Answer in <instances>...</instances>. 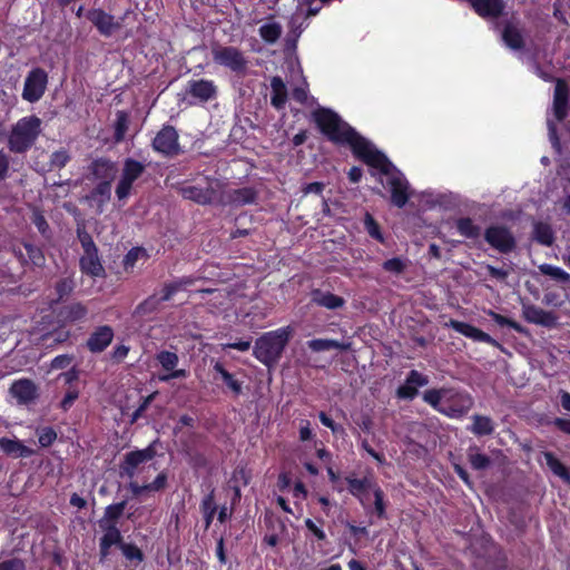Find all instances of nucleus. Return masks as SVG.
Segmentation results:
<instances>
[{"label": "nucleus", "instance_id": "2eb2a0df", "mask_svg": "<svg viewBox=\"0 0 570 570\" xmlns=\"http://www.w3.org/2000/svg\"><path fill=\"white\" fill-rule=\"evenodd\" d=\"M104 534L99 539V560L105 562L110 556V550L114 546L120 548L125 543L121 531L118 525H102L99 527Z\"/></svg>", "mask_w": 570, "mask_h": 570}, {"label": "nucleus", "instance_id": "09e8293b", "mask_svg": "<svg viewBox=\"0 0 570 570\" xmlns=\"http://www.w3.org/2000/svg\"><path fill=\"white\" fill-rule=\"evenodd\" d=\"M129 119L125 111H118L117 118L114 125V141L119 144L124 141L126 132L128 130Z\"/></svg>", "mask_w": 570, "mask_h": 570}, {"label": "nucleus", "instance_id": "e433bc0d", "mask_svg": "<svg viewBox=\"0 0 570 570\" xmlns=\"http://www.w3.org/2000/svg\"><path fill=\"white\" fill-rule=\"evenodd\" d=\"M549 470L566 483L570 484V469L566 466L553 452L546 451L542 453Z\"/></svg>", "mask_w": 570, "mask_h": 570}, {"label": "nucleus", "instance_id": "a18cd8bd", "mask_svg": "<svg viewBox=\"0 0 570 570\" xmlns=\"http://www.w3.org/2000/svg\"><path fill=\"white\" fill-rule=\"evenodd\" d=\"M539 271L542 275L551 277L559 284L567 285L570 283V274L561 267L550 264H542L539 266Z\"/></svg>", "mask_w": 570, "mask_h": 570}, {"label": "nucleus", "instance_id": "4d7b16f0", "mask_svg": "<svg viewBox=\"0 0 570 570\" xmlns=\"http://www.w3.org/2000/svg\"><path fill=\"white\" fill-rule=\"evenodd\" d=\"M119 549L121 550L124 557L128 561H135L136 563H140L145 559L142 550L135 543L125 542L124 544H121Z\"/></svg>", "mask_w": 570, "mask_h": 570}, {"label": "nucleus", "instance_id": "ddd939ff", "mask_svg": "<svg viewBox=\"0 0 570 570\" xmlns=\"http://www.w3.org/2000/svg\"><path fill=\"white\" fill-rule=\"evenodd\" d=\"M87 19L97 28L98 32L104 37H110L116 30L122 26L121 21L115 20V17L107 13L104 9L94 8L87 11Z\"/></svg>", "mask_w": 570, "mask_h": 570}, {"label": "nucleus", "instance_id": "b1692460", "mask_svg": "<svg viewBox=\"0 0 570 570\" xmlns=\"http://www.w3.org/2000/svg\"><path fill=\"white\" fill-rule=\"evenodd\" d=\"M111 198V184L108 181L98 183L90 193L86 196L87 202L96 207V212L101 214L105 206L110 202Z\"/></svg>", "mask_w": 570, "mask_h": 570}, {"label": "nucleus", "instance_id": "680f3d73", "mask_svg": "<svg viewBox=\"0 0 570 570\" xmlns=\"http://www.w3.org/2000/svg\"><path fill=\"white\" fill-rule=\"evenodd\" d=\"M0 570H27V562L20 557H9L0 560Z\"/></svg>", "mask_w": 570, "mask_h": 570}, {"label": "nucleus", "instance_id": "39448f33", "mask_svg": "<svg viewBox=\"0 0 570 570\" xmlns=\"http://www.w3.org/2000/svg\"><path fill=\"white\" fill-rule=\"evenodd\" d=\"M220 181L217 178L205 176L195 185H183L178 188L183 198L191 200L198 205H212L219 203L218 190Z\"/></svg>", "mask_w": 570, "mask_h": 570}, {"label": "nucleus", "instance_id": "4468645a", "mask_svg": "<svg viewBox=\"0 0 570 570\" xmlns=\"http://www.w3.org/2000/svg\"><path fill=\"white\" fill-rule=\"evenodd\" d=\"M429 384V377L416 370H411L405 379L404 384L400 385L395 395L399 400L412 401L419 394V387Z\"/></svg>", "mask_w": 570, "mask_h": 570}, {"label": "nucleus", "instance_id": "c9c22d12", "mask_svg": "<svg viewBox=\"0 0 570 570\" xmlns=\"http://www.w3.org/2000/svg\"><path fill=\"white\" fill-rule=\"evenodd\" d=\"M468 430L475 436L491 435L494 432V423L490 416L474 414Z\"/></svg>", "mask_w": 570, "mask_h": 570}, {"label": "nucleus", "instance_id": "f03ea898", "mask_svg": "<svg viewBox=\"0 0 570 570\" xmlns=\"http://www.w3.org/2000/svg\"><path fill=\"white\" fill-rule=\"evenodd\" d=\"M422 399L433 410L450 419L463 417L474 404L468 392L445 386L425 390Z\"/></svg>", "mask_w": 570, "mask_h": 570}, {"label": "nucleus", "instance_id": "6ab92c4d", "mask_svg": "<svg viewBox=\"0 0 570 570\" xmlns=\"http://www.w3.org/2000/svg\"><path fill=\"white\" fill-rule=\"evenodd\" d=\"M114 336L115 332L110 325H100L87 338L86 347L91 353H101L111 344Z\"/></svg>", "mask_w": 570, "mask_h": 570}, {"label": "nucleus", "instance_id": "c85d7f7f", "mask_svg": "<svg viewBox=\"0 0 570 570\" xmlns=\"http://www.w3.org/2000/svg\"><path fill=\"white\" fill-rule=\"evenodd\" d=\"M88 308L80 302L70 303L59 309L58 317L63 323H76L83 320Z\"/></svg>", "mask_w": 570, "mask_h": 570}, {"label": "nucleus", "instance_id": "8fccbe9b", "mask_svg": "<svg viewBox=\"0 0 570 570\" xmlns=\"http://www.w3.org/2000/svg\"><path fill=\"white\" fill-rule=\"evenodd\" d=\"M364 228L373 239L385 244V237L381 230V226L370 213H366L364 216Z\"/></svg>", "mask_w": 570, "mask_h": 570}, {"label": "nucleus", "instance_id": "a878e982", "mask_svg": "<svg viewBox=\"0 0 570 570\" xmlns=\"http://www.w3.org/2000/svg\"><path fill=\"white\" fill-rule=\"evenodd\" d=\"M257 199V191L253 187H242L238 189H232L227 193L226 199H220L219 203L234 205V206H244L248 204H254Z\"/></svg>", "mask_w": 570, "mask_h": 570}, {"label": "nucleus", "instance_id": "e2e57ef3", "mask_svg": "<svg viewBox=\"0 0 570 570\" xmlns=\"http://www.w3.org/2000/svg\"><path fill=\"white\" fill-rule=\"evenodd\" d=\"M76 233H77V238L80 242L83 250L92 249V248L97 247V245L95 244V242L92 239V236L87 232L83 224L77 226Z\"/></svg>", "mask_w": 570, "mask_h": 570}, {"label": "nucleus", "instance_id": "dca6fc26", "mask_svg": "<svg viewBox=\"0 0 570 570\" xmlns=\"http://www.w3.org/2000/svg\"><path fill=\"white\" fill-rule=\"evenodd\" d=\"M10 394L20 405H28L35 402L38 396V386L30 379H19L12 382L9 389Z\"/></svg>", "mask_w": 570, "mask_h": 570}, {"label": "nucleus", "instance_id": "f704fd0d", "mask_svg": "<svg viewBox=\"0 0 570 570\" xmlns=\"http://www.w3.org/2000/svg\"><path fill=\"white\" fill-rule=\"evenodd\" d=\"M199 510L203 515L205 529L207 530L212 525L214 518L216 515V512H217L214 489L202 499Z\"/></svg>", "mask_w": 570, "mask_h": 570}, {"label": "nucleus", "instance_id": "338daca9", "mask_svg": "<svg viewBox=\"0 0 570 570\" xmlns=\"http://www.w3.org/2000/svg\"><path fill=\"white\" fill-rule=\"evenodd\" d=\"M305 20H298L297 17L293 16L289 20V37L293 38L294 42L301 37L302 32L307 27V23H305Z\"/></svg>", "mask_w": 570, "mask_h": 570}, {"label": "nucleus", "instance_id": "393cba45", "mask_svg": "<svg viewBox=\"0 0 570 570\" xmlns=\"http://www.w3.org/2000/svg\"><path fill=\"white\" fill-rule=\"evenodd\" d=\"M475 13L482 18H498L503 13V0H468Z\"/></svg>", "mask_w": 570, "mask_h": 570}, {"label": "nucleus", "instance_id": "0eeeda50", "mask_svg": "<svg viewBox=\"0 0 570 570\" xmlns=\"http://www.w3.org/2000/svg\"><path fill=\"white\" fill-rule=\"evenodd\" d=\"M483 237L492 249L503 255L514 252L518 245L511 228L503 224L489 225L484 229Z\"/></svg>", "mask_w": 570, "mask_h": 570}, {"label": "nucleus", "instance_id": "603ef678", "mask_svg": "<svg viewBox=\"0 0 570 570\" xmlns=\"http://www.w3.org/2000/svg\"><path fill=\"white\" fill-rule=\"evenodd\" d=\"M373 495H374V513L379 519H386V508L387 503L385 501L384 491L377 485L373 487Z\"/></svg>", "mask_w": 570, "mask_h": 570}, {"label": "nucleus", "instance_id": "f3484780", "mask_svg": "<svg viewBox=\"0 0 570 570\" xmlns=\"http://www.w3.org/2000/svg\"><path fill=\"white\" fill-rule=\"evenodd\" d=\"M166 287L163 284L159 293H153L148 297H146L142 302H140L134 309L132 315L135 317H149L154 315L163 308V303L170 301L173 297H165Z\"/></svg>", "mask_w": 570, "mask_h": 570}, {"label": "nucleus", "instance_id": "f8f14e48", "mask_svg": "<svg viewBox=\"0 0 570 570\" xmlns=\"http://www.w3.org/2000/svg\"><path fill=\"white\" fill-rule=\"evenodd\" d=\"M186 94L193 98L189 105L205 104L217 97V86L209 79L190 80L188 81Z\"/></svg>", "mask_w": 570, "mask_h": 570}, {"label": "nucleus", "instance_id": "4be33fe9", "mask_svg": "<svg viewBox=\"0 0 570 570\" xmlns=\"http://www.w3.org/2000/svg\"><path fill=\"white\" fill-rule=\"evenodd\" d=\"M446 325L461 335L475 342L498 345V342L491 335L469 323L451 318Z\"/></svg>", "mask_w": 570, "mask_h": 570}, {"label": "nucleus", "instance_id": "774afa93", "mask_svg": "<svg viewBox=\"0 0 570 570\" xmlns=\"http://www.w3.org/2000/svg\"><path fill=\"white\" fill-rule=\"evenodd\" d=\"M168 474L166 471H161L156 475L153 482L148 484V492H158L167 487Z\"/></svg>", "mask_w": 570, "mask_h": 570}, {"label": "nucleus", "instance_id": "c03bdc74", "mask_svg": "<svg viewBox=\"0 0 570 570\" xmlns=\"http://www.w3.org/2000/svg\"><path fill=\"white\" fill-rule=\"evenodd\" d=\"M140 258H148L147 250L140 246L130 248L122 259L124 271L126 273H131Z\"/></svg>", "mask_w": 570, "mask_h": 570}, {"label": "nucleus", "instance_id": "c756f323", "mask_svg": "<svg viewBox=\"0 0 570 570\" xmlns=\"http://www.w3.org/2000/svg\"><path fill=\"white\" fill-rule=\"evenodd\" d=\"M213 370L217 375H219V379L234 396H239L243 393V382L228 372L222 362H215Z\"/></svg>", "mask_w": 570, "mask_h": 570}, {"label": "nucleus", "instance_id": "864d4df0", "mask_svg": "<svg viewBox=\"0 0 570 570\" xmlns=\"http://www.w3.org/2000/svg\"><path fill=\"white\" fill-rule=\"evenodd\" d=\"M71 160V155L68 149L60 148L50 155L49 166L50 169H62Z\"/></svg>", "mask_w": 570, "mask_h": 570}, {"label": "nucleus", "instance_id": "49530a36", "mask_svg": "<svg viewBox=\"0 0 570 570\" xmlns=\"http://www.w3.org/2000/svg\"><path fill=\"white\" fill-rule=\"evenodd\" d=\"M258 32L266 43H275L281 38L283 29L281 23L271 22L262 24Z\"/></svg>", "mask_w": 570, "mask_h": 570}, {"label": "nucleus", "instance_id": "5701e85b", "mask_svg": "<svg viewBox=\"0 0 570 570\" xmlns=\"http://www.w3.org/2000/svg\"><path fill=\"white\" fill-rule=\"evenodd\" d=\"M523 316L528 323L553 327L557 324V316L553 312L546 311L537 305H528L523 308Z\"/></svg>", "mask_w": 570, "mask_h": 570}, {"label": "nucleus", "instance_id": "0e129e2a", "mask_svg": "<svg viewBox=\"0 0 570 570\" xmlns=\"http://www.w3.org/2000/svg\"><path fill=\"white\" fill-rule=\"evenodd\" d=\"M156 395H157V392H154V393L142 397L140 404L131 414V419H130L131 423L137 422L144 415V413L149 407L150 403L155 400Z\"/></svg>", "mask_w": 570, "mask_h": 570}, {"label": "nucleus", "instance_id": "20e7f679", "mask_svg": "<svg viewBox=\"0 0 570 570\" xmlns=\"http://www.w3.org/2000/svg\"><path fill=\"white\" fill-rule=\"evenodd\" d=\"M41 119L36 115L20 118L9 132V150L14 154H26L30 150L41 134Z\"/></svg>", "mask_w": 570, "mask_h": 570}, {"label": "nucleus", "instance_id": "bf43d9fd", "mask_svg": "<svg viewBox=\"0 0 570 570\" xmlns=\"http://www.w3.org/2000/svg\"><path fill=\"white\" fill-rule=\"evenodd\" d=\"M157 360L161 367L166 371H173L176 368L179 358L178 355L170 351H161L157 354Z\"/></svg>", "mask_w": 570, "mask_h": 570}, {"label": "nucleus", "instance_id": "13d9d810", "mask_svg": "<svg viewBox=\"0 0 570 570\" xmlns=\"http://www.w3.org/2000/svg\"><path fill=\"white\" fill-rule=\"evenodd\" d=\"M38 442L41 448L51 446L57 440V432L52 426H45L37 430Z\"/></svg>", "mask_w": 570, "mask_h": 570}, {"label": "nucleus", "instance_id": "2f4dec72", "mask_svg": "<svg viewBox=\"0 0 570 570\" xmlns=\"http://www.w3.org/2000/svg\"><path fill=\"white\" fill-rule=\"evenodd\" d=\"M345 481L348 485V492L355 497L364 508H366L364 494L368 489H373L374 487V484L372 485L371 480L366 476L362 479L346 476Z\"/></svg>", "mask_w": 570, "mask_h": 570}, {"label": "nucleus", "instance_id": "bb28decb", "mask_svg": "<svg viewBox=\"0 0 570 570\" xmlns=\"http://www.w3.org/2000/svg\"><path fill=\"white\" fill-rule=\"evenodd\" d=\"M311 297L314 304L327 309H337L345 305V299L342 296L331 292H324L320 288L313 289L311 292Z\"/></svg>", "mask_w": 570, "mask_h": 570}, {"label": "nucleus", "instance_id": "7c9ffc66", "mask_svg": "<svg viewBox=\"0 0 570 570\" xmlns=\"http://www.w3.org/2000/svg\"><path fill=\"white\" fill-rule=\"evenodd\" d=\"M271 105L277 110L283 109L287 101V88L285 82L279 76H275L271 80Z\"/></svg>", "mask_w": 570, "mask_h": 570}, {"label": "nucleus", "instance_id": "58836bf2", "mask_svg": "<svg viewBox=\"0 0 570 570\" xmlns=\"http://www.w3.org/2000/svg\"><path fill=\"white\" fill-rule=\"evenodd\" d=\"M533 239L538 244L549 247L554 243V232L549 224L538 222L533 227Z\"/></svg>", "mask_w": 570, "mask_h": 570}, {"label": "nucleus", "instance_id": "473e14b6", "mask_svg": "<svg viewBox=\"0 0 570 570\" xmlns=\"http://www.w3.org/2000/svg\"><path fill=\"white\" fill-rule=\"evenodd\" d=\"M127 507V500H122L120 502L111 503L105 508L102 518L98 521L99 527L102 525H118L119 520L124 515L125 509Z\"/></svg>", "mask_w": 570, "mask_h": 570}, {"label": "nucleus", "instance_id": "9d476101", "mask_svg": "<svg viewBox=\"0 0 570 570\" xmlns=\"http://www.w3.org/2000/svg\"><path fill=\"white\" fill-rule=\"evenodd\" d=\"M145 165L134 158H126L120 179L116 186V196L119 202L126 200L132 189L134 183L145 173Z\"/></svg>", "mask_w": 570, "mask_h": 570}, {"label": "nucleus", "instance_id": "4c0bfd02", "mask_svg": "<svg viewBox=\"0 0 570 570\" xmlns=\"http://www.w3.org/2000/svg\"><path fill=\"white\" fill-rule=\"evenodd\" d=\"M304 524L308 531V534H306L308 540L317 542L327 541V535L324 531L325 520L323 518H317L316 520L307 518L304 520Z\"/></svg>", "mask_w": 570, "mask_h": 570}, {"label": "nucleus", "instance_id": "72a5a7b5", "mask_svg": "<svg viewBox=\"0 0 570 570\" xmlns=\"http://www.w3.org/2000/svg\"><path fill=\"white\" fill-rule=\"evenodd\" d=\"M502 40L512 50H522L524 48V38L521 31L511 22L504 26Z\"/></svg>", "mask_w": 570, "mask_h": 570}, {"label": "nucleus", "instance_id": "f257e3e1", "mask_svg": "<svg viewBox=\"0 0 570 570\" xmlns=\"http://www.w3.org/2000/svg\"><path fill=\"white\" fill-rule=\"evenodd\" d=\"M311 120L330 142L336 146H348L355 158L387 176L386 183L391 193V203L394 206L403 208L407 204L409 181L386 155L376 149L368 139L331 108L318 106L311 112Z\"/></svg>", "mask_w": 570, "mask_h": 570}, {"label": "nucleus", "instance_id": "1a4fd4ad", "mask_svg": "<svg viewBox=\"0 0 570 570\" xmlns=\"http://www.w3.org/2000/svg\"><path fill=\"white\" fill-rule=\"evenodd\" d=\"M157 443L158 439L153 441L145 449L127 452L119 463L120 476L132 479L136 475L139 465L151 461L157 455Z\"/></svg>", "mask_w": 570, "mask_h": 570}, {"label": "nucleus", "instance_id": "a19ab883", "mask_svg": "<svg viewBox=\"0 0 570 570\" xmlns=\"http://www.w3.org/2000/svg\"><path fill=\"white\" fill-rule=\"evenodd\" d=\"M197 278L191 275L177 277L174 281L165 282L164 285L166 287L165 297H174L178 292L186 289L189 286H193L196 283Z\"/></svg>", "mask_w": 570, "mask_h": 570}, {"label": "nucleus", "instance_id": "3c124183", "mask_svg": "<svg viewBox=\"0 0 570 570\" xmlns=\"http://www.w3.org/2000/svg\"><path fill=\"white\" fill-rule=\"evenodd\" d=\"M31 223L36 226L40 235L49 240L52 236L50 226L41 210L35 209L31 215Z\"/></svg>", "mask_w": 570, "mask_h": 570}, {"label": "nucleus", "instance_id": "6e6552de", "mask_svg": "<svg viewBox=\"0 0 570 570\" xmlns=\"http://www.w3.org/2000/svg\"><path fill=\"white\" fill-rule=\"evenodd\" d=\"M151 148L154 151L168 158L181 154L183 149L179 144V134L177 129L169 124L163 125L160 130L151 140Z\"/></svg>", "mask_w": 570, "mask_h": 570}, {"label": "nucleus", "instance_id": "de8ad7c7", "mask_svg": "<svg viewBox=\"0 0 570 570\" xmlns=\"http://www.w3.org/2000/svg\"><path fill=\"white\" fill-rule=\"evenodd\" d=\"M22 245L27 253V265L31 264L36 267H42L46 263L43 250L30 242H23Z\"/></svg>", "mask_w": 570, "mask_h": 570}, {"label": "nucleus", "instance_id": "7ed1b4c3", "mask_svg": "<svg viewBox=\"0 0 570 570\" xmlns=\"http://www.w3.org/2000/svg\"><path fill=\"white\" fill-rule=\"evenodd\" d=\"M294 334L291 325L266 332L256 338L253 355L267 367L275 366Z\"/></svg>", "mask_w": 570, "mask_h": 570}, {"label": "nucleus", "instance_id": "6e6d98bb", "mask_svg": "<svg viewBox=\"0 0 570 570\" xmlns=\"http://www.w3.org/2000/svg\"><path fill=\"white\" fill-rule=\"evenodd\" d=\"M488 316H490L492 318L493 322H495L499 326H508L512 330H514L515 332L518 333H522L524 331L523 326L515 322L514 320L512 318H509L504 315H501L492 309H489L485 312Z\"/></svg>", "mask_w": 570, "mask_h": 570}, {"label": "nucleus", "instance_id": "a211bd4d", "mask_svg": "<svg viewBox=\"0 0 570 570\" xmlns=\"http://www.w3.org/2000/svg\"><path fill=\"white\" fill-rule=\"evenodd\" d=\"M79 267L82 274L90 277H105L106 271L99 257L98 247L83 250L79 258Z\"/></svg>", "mask_w": 570, "mask_h": 570}, {"label": "nucleus", "instance_id": "ea45409f", "mask_svg": "<svg viewBox=\"0 0 570 570\" xmlns=\"http://www.w3.org/2000/svg\"><path fill=\"white\" fill-rule=\"evenodd\" d=\"M455 227L460 235L469 239H476L481 235V227L470 217H460L456 219Z\"/></svg>", "mask_w": 570, "mask_h": 570}, {"label": "nucleus", "instance_id": "69168bd1", "mask_svg": "<svg viewBox=\"0 0 570 570\" xmlns=\"http://www.w3.org/2000/svg\"><path fill=\"white\" fill-rule=\"evenodd\" d=\"M78 397L79 390L77 387H69L59 403V409H61L63 412L69 411L75 404V402L78 400Z\"/></svg>", "mask_w": 570, "mask_h": 570}, {"label": "nucleus", "instance_id": "423d86ee", "mask_svg": "<svg viewBox=\"0 0 570 570\" xmlns=\"http://www.w3.org/2000/svg\"><path fill=\"white\" fill-rule=\"evenodd\" d=\"M212 57L215 63L228 68L236 75L244 76L247 71L248 60L236 47L216 45L212 48Z\"/></svg>", "mask_w": 570, "mask_h": 570}, {"label": "nucleus", "instance_id": "9b49d317", "mask_svg": "<svg viewBox=\"0 0 570 570\" xmlns=\"http://www.w3.org/2000/svg\"><path fill=\"white\" fill-rule=\"evenodd\" d=\"M47 86V71L40 67L32 68L24 79L22 99L31 104L39 101L45 95Z\"/></svg>", "mask_w": 570, "mask_h": 570}, {"label": "nucleus", "instance_id": "aec40b11", "mask_svg": "<svg viewBox=\"0 0 570 570\" xmlns=\"http://www.w3.org/2000/svg\"><path fill=\"white\" fill-rule=\"evenodd\" d=\"M569 86L562 78L556 79L553 92V115L558 121H563L568 116Z\"/></svg>", "mask_w": 570, "mask_h": 570}, {"label": "nucleus", "instance_id": "5fc2aeb1", "mask_svg": "<svg viewBox=\"0 0 570 570\" xmlns=\"http://www.w3.org/2000/svg\"><path fill=\"white\" fill-rule=\"evenodd\" d=\"M75 287L76 283L71 276L60 278L55 285L58 301H62L68 297L73 292Z\"/></svg>", "mask_w": 570, "mask_h": 570}, {"label": "nucleus", "instance_id": "cd10ccee", "mask_svg": "<svg viewBox=\"0 0 570 570\" xmlns=\"http://www.w3.org/2000/svg\"><path fill=\"white\" fill-rule=\"evenodd\" d=\"M0 450L12 458H29L35 452L32 449L24 445L20 440H12L6 436L0 438Z\"/></svg>", "mask_w": 570, "mask_h": 570}, {"label": "nucleus", "instance_id": "052dcab7", "mask_svg": "<svg viewBox=\"0 0 570 570\" xmlns=\"http://www.w3.org/2000/svg\"><path fill=\"white\" fill-rule=\"evenodd\" d=\"M382 268L393 275H401L406 269V263L401 257H393L383 262Z\"/></svg>", "mask_w": 570, "mask_h": 570}, {"label": "nucleus", "instance_id": "412c9836", "mask_svg": "<svg viewBox=\"0 0 570 570\" xmlns=\"http://www.w3.org/2000/svg\"><path fill=\"white\" fill-rule=\"evenodd\" d=\"M88 169L91 176L96 180H99L98 183L108 181L109 184H112L117 174L116 163L106 157L94 159Z\"/></svg>", "mask_w": 570, "mask_h": 570}, {"label": "nucleus", "instance_id": "37998d69", "mask_svg": "<svg viewBox=\"0 0 570 570\" xmlns=\"http://www.w3.org/2000/svg\"><path fill=\"white\" fill-rule=\"evenodd\" d=\"M468 460L473 470L481 471L485 470L491 465V459L489 455L479 452L478 446H470L468 450Z\"/></svg>", "mask_w": 570, "mask_h": 570}, {"label": "nucleus", "instance_id": "79ce46f5", "mask_svg": "<svg viewBox=\"0 0 570 570\" xmlns=\"http://www.w3.org/2000/svg\"><path fill=\"white\" fill-rule=\"evenodd\" d=\"M307 346L313 352H324L332 348L345 351L350 347V344H345L332 338H314L307 342Z\"/></svg>", "mask_w": 570, "mask_h": 570}]
</instances>
